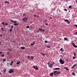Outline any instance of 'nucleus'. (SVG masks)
Wrapping results in <instances>:
<instances>
[{
	"label": "nucleus",
	"mask_w": 77,
	"mask_h": 77,
	"mask_svg": "<svg viewBox=\"0 0 77 77\" xmlns=\"http://www.w3.org/2000/svg\"><path fill=\"white\" fill-rule=\"evenodd\" d=\"M11 22H12V23H14V20H11Z\"/></svg>",
	"instance_id": "46"
},
{
	"label": "nucleus",
	"mask_w": 77,
	"mask_h": 77,
	"mask_svg": "<svg viewBox=\"0 0 77 77\" xmlns=\"http://www.w3.org/2000/svg\"><path fill=\"white\" fill-rule=\"evenodd\" d=\"M7 55H9V52H7Z\"/></svg>",
	"instance_id": "38"
},
{
	"label": "nucleus",
	"mask_w": 77,
	"mask_h": 77,
	"mask_svg": "<svg viewBox=\"0 0 77 77\" xmlns=\"http://www.w3.org/2000/svg\"><path fill=\"white\" fill-rule=\"evenodd\" d=\"M45 43H47V41H45Z\"/></svg>",
	"instance_id": "42"
},
{
	"label": "nucleus",
	"mask_w": 77,
	"mask_h": 77,
	"mask_svg": "<svg viewBox=\"0 0 77 77\" xmlns=\"http://www.w3.org/2000/svg\"><path fill=\"white\" fill-rule=\"evenodd\" d=\"M39 30H42V32H45V30L44 29H39Z\"/></svg>",
	"instance_id": "6"
},
{
	"label": "nucleus",
	"mask_w": 77,
	"mask_h": 77,
	"mask_svg": "<svg viewBox=\"0 0 77 77\" xmlns=\"http://www.w3.org/2000/svg\"><path fill=\"white\" fill-rule=\"evenodd\" d=\"M56 74H57V73H55V74H54V75H56Z\"/></svg>",
	"instance_id": "59"
},
{
	"label": "nucleus",
	"mask_w": 77,
	"mask_h": 77,
	"mask_svg": "<svg viewBox=\"0 0 77 77\" xmlns=\"http://www.w3.org/2000/svg\"><path fill=\"white\" fill-rule=\"evenodd\" d=\"M69 8H72V6L71 5H70L69 7Z\"/></svg>",
	"instance_id": "27"
},
{
	"label": "nucleus",
	"mask_w": 77,
	"mask_h": 77,
	"mask_svg": "<svg viewBox=\"0 0 77 77\" xmlns=\"http://www.w3.org/2000/svg\"><path fill=\"white\" fill-rule=\"evenodd\" d=\"M20 63V62H17L16 63L17 65H19Z\"/></svg>",
	"instance_id": "20"
},
{
	"label": "nucleus",
	"mask_w": 77,
	"mask_h": 77,
	"mask_svg": "<svg viewBox=\"0 0 77 77\" xmlns=\"http://www.w3.org/2000/svg\"><path fill=\"white\" fill-rule=\"evenodd\" d=\"M72 58H73V59H74L75 58V57H73Z\"/></svg>",
	"instance_id": "40"
},
{
	"label": "nucleus",
	"mask_w": 77,
	"mask_h": 77,
	"mask_svg": "<svg viewBox=\"0 0 77 77\" xmlns=\"http://www.w3.org/2000/svg\"><path fill=\"white\" fill-rule=\"evenodd\" d=\"M77 65L76 64H74L72 68V69H74V67H75V66H77Z\"/></svg>",
	"instance_id": "8"
},
{
	"label": "nucleus",
	"mask_w": 77,
	"mask_h": 77,
	"mask_svg": "<svg viewBox=\"0 0 77 77\" xmlns=\"http://www.w3.org/2000/svg\"><path fill=\"white\" fill-rule=\"evenodd\" d=\"M10 65H11V66H12V64L11 63L10 64Z\"/></svg>",
	"instance_id": "58"
},
{
	"label": "nucleus",
	"mask_w": 77,
	"mask_h": 77,
	"mask_svg": "<svg viewBox=\"0 0 77 77\" xmlns=\"http://www.w3.org/2000/svg\"><path fill=\"white\" fill-rule=\"evenodd\" d=\"M14 63V62H13V61H11V63Z\"/></svg>",
	"instance_id": "54"
},
{
	"label": "nucleus",
	"mask_w": 77,
	"mask_h": 77,
	"mask_svg": "<svg viewBox=\"0 0 77 77\" xmlns=\"http://www.w3.org/2000/svg\"><path fill=\"white\" fill-rule=\"evenodd\" d=\"M54 70H57V69H60V68H54Z\"/></svg>",
	"instance_id": "9"
},
{
	"label": "nucleus",
	"mask_w": 77,
	"mask_h": 77,
	"mask_svg": "<svg viewBox=\"0 0 77 77\" xmlns=\"http://www.w3.org/2000/svg\"><path fill=\"white\" fill-rule=\"evenodd\" d=\"M28 20V18L26 17H24L22 19V20L23 22H27Z\"/></svg>",
	"instance_id": "1"
},
{
	"label": "nucleus",
	"mask_w": 77,
	"mask_h": 77,
	"mask_svg": "<svg viewBox=\"0 0 77 77\" xmlns=\"http://www.w3.org/2000/svg\"><path fill=\"white\" fill-rule=\"evenodd\" d=\"M14 23H17V21H14Z\"/></svg>",
	"instance_id": "41"
},
{
	"label": "nucleus",
	"mask_w": 77,
	"mask_h": 77,
	"mask_svg": "<svg viewBox=\"0 0 77 77\" xmlns=\"http://www.w3.org/2000/svg\"><path fill=\"white\" fill-rule=\"evenodd\" d=\"M60 50L61 51H63V48H61Z\"/></svg>",
	"instance_id": "22"
},
{
	"label": "nucleus",
	"mask_w": 77,
	"mask_h": 77,
	"mask_svg": "<svg viewBox=\"0 0 77 77\" xmlns=\"http://www.w3.org/2000/svg\"><path fill=\"white\" fill-rule=\"evenodd\" d=\"M60 73H61V72L59 71H57V74H60Z\"/></svg>",
	"instance_id": "14"
},
{
	"label": "nucleus",
	"mask_w": 77,
	"mask_h": 77,
	"mask_svg": "<svg viewBox=\"0 0 77 77\" xmlns=\"http://www.w3.org/2000/svg\"><path fill=\"white\" fill-rule=\"evenodd\" d=\"M67 23H68V24H70V22H69V21Z\"/></svg>",
	"instance_id": "55"
},
{
	"label": "nucleus",
	"mask_w": 77,
	"mask_h": 77,
	"mask_svg": "<svg viewBox=\"0 0 77 77\" xmlns=\"http://www.w3.org/2000/svg\"><path fill=\"white\" fill-rule=\"evenodd\" d=\"M45 25H46V26H48V24L45 23Z\"/></svg>",
	"instance_id": "52"
},
{
	"label": "nucleus",
	"mask_w": 77,
	"mask_h": 77,
	"mask_svg": "<svg viewBox=\"0 0 77 77\" xmlns=\"http://www.w3.org/2000/svg\"><path fill=\"white\" fill-rule=\"evenodd\" d=\"M9 30L10 31V32H12V31H13V29L11 28L9 29Z\"/></svg>",
	"instance_id": "13"
},
{
	"label": "nucleus",
	"mask_w": 77,
	"mask_h": 77,
	"mask_svg": "<svg viewBox=\"0 0 77 77\" xmlns=\"http://www.w3.org/2000/svg\"><path fill=\"white\" fill-rule=\"evenodd\" d=\"M21 49H22V50H24L25 49V47H22L21 48Z\"/></svg>",
	"instance_id": "10"
},
{
	"label": "nucleus",
	"mask_w": 77,
	"mask_h": 77,
	"mask_svg": "<svg viewBox=\"0 0 77 77\" xmlns=\"http://www.w3.org/2000/svg\"><path fill=\"white\" fill-rule=\"evenodd\" d=\"M3 62H6V59H4L3 60Z\"/></svg>",
	"instance_id": "37"
},
{
	"label": "nucleus",
	"mask_w": 77,
	"mask_h": 77,
	"mask_svg": "<svg viewBox=\"0 0 77 77\" xmlns=\"http://www.w3.org/2000/svg\"><path fill=\"white\" fill-rule=\"evenodd\" d=\"M74 56H76L75 53H74Z\"/></svg>",
	"instance_id": "43"
},
{
	"label": "nucleus",
	"mask_w": 77,
	"mask_h": 77,
	"mask_svg": "<svg viewBox=\"0 0 77 77\" xmlns=\"http://www.w3.org/2000/svg\"><path fill=\"white\" fill-rule=\"evenodd\" d=\"M14 26H17V25H18V23H14Z\"/></svg>",
	"instance_id": "23"
},
{
	"label": "nucleus",
	"mask_w": 77,
	"mask_h": 77,
	"mask_svg": "<svg viewBox=\"0 0 77 77\" xmlns=\"http://www.w3.org/2000/svg\"><path fill=\"white\" fill-rule=\"evenodd\" d=\"M74 26H75L77 28V25L75 24Z\"/></svg>",
	"instance_id": "39"
},
{
	"label": "nucleus",
	"mask_w": 77,
	"mask_h": 77,
	"mask_svg": "<svg viewBox=\"0 0 77 77\" xmlns=\"http://www.w3.org/2000/svg\"><path fill=\"white\" fill-rule=\"evenodd\" d=\"M31 58L33 59V58H34V57H33V56H31Z\"/></svg>",
	"instance_id": "26"
},
{
	"label": "nucleus",
	"mask_w": 77,
	"mask_h": 77,
	"mask_svg": "<svg viewBox=\"0 0 77 77\" xmlns=\"http://www.w3.org/2000/svg\"><path fill=\"white\" fill-rule=\"evenodd\" d=\"M64 69H66L67 68L66 67H64Z\"/></svg>",
	"instance_id": "48"
},
{
	"label": "nucleus",
	"mask_w": 77,
	"mask_h": 77,
	"mask_svg": "<svg viewBox=\"0 0 77 77\" xmlns=\"http://www.w3.org/2000/svg\"><path fill=\"white\" fill-rule=\"evenodd\" d=\"M37 17H38V18H39V16H37Z\"/></svg>",
	"instance_id": "62"
},
{
	"label": "nucleus",
	"mask_w": 77,
	"mask_h": 77,
	"mask_svg": "<svg viewBox=\"0 0 77 77\" xmlns=\"http://www.w3.org/2000/svg\"><path fill=\"white\" fill-rule=\"evenodd\" d=\"M41 54L43 56H45V54H43V53H41Z\"/></svg>",
	"instance_id": "12"
},
{
	"label": "nucleus",
	"mask_w": 77,
	"mask_h": 77,
	"mask_svg": "<svg viewBox=\"0 0 77 77\" xmlns=\"http://www.w3.org/2000/svg\"><path fill=\"white\" fill-rule=\"evenodd\" d=\"M64 11H67V10L66 9H64Z\"/></svg>",
	"instance_id": "45"
},
{
	"label": "nucleus",
	"mask_w": 77,
	"mask_h": 77,
	"mask_svg": "<svg viewBox=\"0 0 77 77\" xmlns=\"http://www.w3.org/2000/svg\"><path fill=\"white\" fill-rule=\"evenodd\" d=\"M50 76H53V73H51L50 74Z\"/></svg>",
	"instance_id": "18"
},
{
	"label": "nucleus",
	"mask_w": 77,
	"mask_h": 77,
	"mask_svg": "<svg viewBox=\"0 0 77 77\" xmlns=\"http://www.w3.org/2000/svg\"><path fill=\"white\" fill-rule=\"evenodd\" d=\"M5 26H8V23H5Z\"/></svg>",
	"instance_id": "30"
},
{
	"label": "nucleus",
	"mask_w": 77,
	"mask_h": 77,
	"mask_svg": "<svg viewBox=\"0 0 77 77\" xmlns=\"http://www.w3.org/2000/svg\"><path fill=\"white\" fill-rule=\"evenodd\" d=\"M67 21H68V20L67 19H66V20H64V21H66V22H67Z\"/></svg>",
	"instance_id": "34"
},
{
	"label": "nucleus",
	"mask_w": 77,
	"mask_h": 77,
	"mask_svg": "<svg viewBox=\"0 0 77 77\" xmlns=\"http://www.w3.org/2000/svg\"><path fill=\"white\" fill-rule=\"evenodd\" d=\"M72 75H75V73L74 72H73L72 73Z\"/></svg>",
	"instance_id": "16"
},
{
	"label": "nucleus",
	"mask_w": 77,
	"mask_h": 77,
	"mask_svg": "<svg viewBox=\"0 0 77 77\" xmlns=\"http://www.w3.org/2000/svg\"><path fill=\"white\" fill-rule=\"evenodd\" d=\"M36 16H37V15H36V14H35L34 16V17H35V18H37V17H36Z\"/></svg>",
	"instance_id": "35"
},
{
	"label": "nucleus",
	"mask_w": 77,
	"mask_h": 77,
	"mask_svg": "<svg viewBox=\"0 0 77 77\" xmlns=\"http://www.w3.org/2000/svg\"><path fill=\"white\" fill-rule=\"evenodd\" d=\"M35 69H36V70H38V67H36Z\"/></svg>",
	"instance_id": "32"
},
{
	"label": "nucleus",
	"mask_w": 77,
	"mask_h": 77,
	"mask_svg": "<svg viewBox=\"0 0 77 77\" xmlns=\"http://www.w3.org/2000/svg\"><path fill=\"white\" fill-rule=\"evenodd\" d=\"M25 15H26V14H23V16H25Z\"/></svg>",
	"instance_id": "57"
},
{
	"label": "nucleus",
	"mask_w": 77,
	"mask_h": 77,
	"mask_svg": "<svg viewBox=\"0 0 77 77\" xmlns=\"http://www.w3.org/2000/svg\"><path fill=\"white\" fill-rule=\"evenodd\" d=\"M8 51H12V50H11V49H10L8 48Z\"/></svg>",
	"instance_id": "28"
},
{
	"label": "nucleus",
	"mask_w": 77,
	"mask_h": 77,
	"mask_svg": "<svg viewBox=\"0 0 77 77\" xmlns=\"http://www.w3.org/2000/svg\"><path fill=\"white\" fill-rule=\"evenodd\" d=\"M3 71H4V72H6V69H5L3 70Z\"/></svg>",
	"instance_id": "24"
},
{
	"label": "nucleus",
	"mask_w": 77,
	"mask_h": 77,
	"mask_svg": "<svg viewBox=\"0 0 77 77\" xmlns=\"http://www.w3.org/2000/svg\"><path fill=\"white\" fill-rule=\"evenodd\" d=\"M49 67H50V68H52V67H53V64H51L49 65Z\"/></svg>",
	"instance_id": "7"
},
{
	"label": "nucleus",
	"mask_w": 77,
	"mask_h": 77,
	"mask_svg": "<svg viewBox=\"0 0 77 77\" xmlns=\"http://www.w3.org/2000/svg\"><path fill=\"white\" fill-rule=\"evenodd\" d=\"M37 33H39V30H37Z\"/></svg>",
	"instance_id": "47"
},
{
	"label": "nucleus",
	"mask_w": 77,
	"mask_h": 77,
	"mask_svg": "<svg viewBox=\"0 0 77 77\" xmlns=\"http://www.w3.org/2000/svg\"><path fill=\"white\" fill-rule=\"evenodd\" d=\"M2 53V51H0V54H1V53Z\"/></svg>",
	"instance_id": "60"
},
{
	"label": "nucleus",
	"mask_w": 77,
	"mask_h": 77,
	"mask_svg": "<svg viewBox=\"0 0 77 77\" xmlns=\"http://www.w3.org/2000/svg\"><path fill=\"white\" fill-rule=\"evenodd\" d=\"M64 40H65V41H67V40H68V39L67 38H64Z\"/></svg>",
	"instance_id": "21"
},
{
	"label": "nucleus",
	"mask_w": 77,
	"mask_h": 77,
	"mask_svg": "<svg viewBox=\"0 0 77 77\" xmlns=\"http://www.w3.org/2000/svg\"><path fill=\"white\" fill-rule=\"evenodd\" d=\"M46 47H47V48H51V46L48 45L46 46Z\"/></svg>",
	"instance_id": "19"
},
{
	"label": "nucleus",
	"mask_w": 77,
	"mask_h": 77,
	"mask_svg": "<svg viewBox=\"0 0 77 77\" xmlns=\"http://www.w3.org/2000/svg\"><path fill=\"white\" fill-rule=\"evenodd\" d=\"M14 71V70H12V69H10L9 71V74H11V73L13 72Z\"/></svg>",
	"instance_id": "3"
},
{
	"label": "nucleus",
	"mask_w": 77,
	"mask_h": 77,
	"mask_svg": "<svg viewBox=\"0 0 77 77\" xmlns=\"http://www.w3.org/2000/svg\"><path fill=\"white\" fill-rule=\"evenodd\" d=\"M0 10H1V5H0Z\"/></svg>",
	"instance_id": "56"
},
{
	"label": "nucleus",
	"mask_w": 77,
	"mask_h": 77,
	"mask_svg": "<svg viewBox=\"0 0 77 77\" xmlns=\"http://www.w3.org/2000/svg\"><path fill=\"white\" fill-rule=\"evenodd\" d=\"M5 3H8L9 2H7V1L5 2Z\"/></svg>",
	"instance_id": "36"
},
{
	"label": "nucleus",
	"mask_w": 77,
	"mask_h": 77,
	"mask_svg": "<svg viewBox=\"0 0 77 77\" xmlns=\"http://www.w3.org/2000/svg\"><path fill=\"white\" fill-rule=\"evenodd\" d=\"M47 63L48 65H49L50 63V62L48 61V63Z\"/></svg>",
	"instance_id": "25"
},
{
	"label": "nucleus",
	"mask_w": 77,
	"mask_h": 77,
	"mask_svg": "<svg viewBox=\"0 0 77 77\" xmlns=\"http://www.w3.org/2000/svg\"><path fill=\"white\" fill-rule=\"evenodd\" d=\"M50 19H51H51H52V18H51V17H50Z\"/></svg>",
	"instance_id": "61"
},
{
	"label": "nucleus",
	"mask_w": 77,
	"mask_h": 77,
	"mask_svg": "<svg viewBox=\"0 0 77 77\" xmlns=\"http://www.w3.org/2000/svg\"><path fill=\"white\" fill-rule=\"evenodd\" d=\"M14 28V26L12 25L11 26V29H13V28Z\"/></svg>",
	"instance_id": "17"
},
{
	"label": "nucleus",
	"mask_w": 77,
	"mask_h": 77,
	"mask_svg": "<svg viewBox=\"0 0 77 77\" xmlns=\"http://www.w3.org/2000/svg\"><path fill=\"white\" fill-rule=\"evenodd\" d=\"M56 72H57V71H55L54 73V74H56Z\"/></svg>",
	"instance_id": "33"
},
{
	"label": "nucleus",
	"mask_w": 77,
	"mask_h": 77,
	"mask_svg": "<svg viewBox=\"0 0 77 77\" xmlns=\"http://www.w3.org/2000/svg\"><path fill=\"white\" fill-rule=\"evenodd\" d=\"M60 62L61 64H64V61L62 59L60 60Z\"/></svg>",
	"instance_id": "2"
},
{
	"label": "nucleus",
	"mask_w": 77,
	"mask_h": 77,
	"mask_svg": "<svg viewBox=\"0 0 77 77\" xmlns=\"http://www.w3.org/2000/svg\"><path fill=\"white\" fill-rule=\"evenodd\" d=\"M15 41L14 40V41H13V43H14V44H15Z\"/></svg>",
	"instance_id": "53"
},
{
	"label": "nucleus",
	"mask_w": 77,
	"mask_h": 77,
	"mask_svg": "<svg viewBox=\"0 0 77 77\" xmlns=\"http://www.w3.org/2000/svg\"><path fill=\"white\" fill-rule=\"evenodd\" d=\"M35 44V41H33L32 43H31L30 45L32 46H33Z\"/></svg>",
	"instance_id": "5"
},
{
	"label": "nucleus",
	"mask_w": 77,
	"mask_h": 77,
	"mask_svg": "<svg viewBox=\"0 0 77 77\" xmlns=\"http://www.w3.org/2000/svg\"><path fill=\"white\" fill-rule=\"evenodd\" d=\"M0 36H1V37H2V36H3V35L2 34H1L0 35Z\"/></svg>",
	"instance_id": "51"
},
{
	"label": "nucleus",
	"mask_w": 77,
	"mask_h": 77,
	"mask_svg": "<svg viewBox=\"0 0 77 77\" xmlns=\"http://www.w3.org/2000/svg\"><path fill=\"white\" fill-rule=\"evenodd\" d=\"M26 29H29V26H27L26 27Z\"/></svg>",
	"instance_id": "29"
},
{
	"label": "nucleus",
	"mask_w": 77,
	"mask_h": 77,
	"mask_svg": "<svg viewBox=\"0 0 77 77\" xmlns=\"http://www.w3.org/2000/svg\"><path fill=\"white\" fill-rule=\"evenodd\" d=\"M30 56H28V59H29V58H30Z\"/></svg>",
	"instance_id": "49"
},
{
	"label": "nucleus",
	"mask_w": 77,
	"mask_h": 77,
	"mask_svg": "<svg viewBox=\"0 0 77 77\" xmlns=\"http://www.w3.org/2000/svg\"><path fill=\"white\" fill-rule=\"evenodd\" d=\"M45 21H47V20L46 19H45Z\"/></svg>",
	"instance_id": "63"
},
{
	"label": "nucleus",
	"mask_w": 77,
	"mask_h": 77,
	"mask_svg": "<svg viewBox=\"0 0 77 77\" xmlns=\"http://www.w3.org/2000/svg\"><path fill=\"white\" fill-rule=\"evenodd\" d=\"M1 29L2 31H4L3 28H1Z\"/></svg>",
	"instance_id": "31"
},
{
	"label": "nucleus",
	"mask_w": 77,
	"mask_h": 77,
	"mask_svg": "<svg viewBox=\"0 0 77 77\" xmlns=\"http://www.w3.org/2000/svg\"><path fill=\"white\" fill-rule=\"evenodd\" d=\"M33 68H34V69H35V68H38V66H33Z\"/></svg>",
	"instance_id": "11"
},
{
	"label": "nucleus",
	"mask_w": 77,
	"mask_h": 77,
	"mask_svg": "<svg viewBox=\"0 0 77 77\" xmlns=\"http://www.w3.org/2000/svg\"><path fill=\"white\" fill-rule=\"evenodd\" d=\"M2 57H4L5 56V55L4 54H3L2 56Z\"/></svg>",
	"instance_id": "44"
},
{
	"label": "nucleus",
	"mask_w": 77,
	"mask_h": 77,
	"mask_svg": "<svg viewBox=\"0 0 77 77\" xmlns=\"http://www.w3.org/2000/svg\"><path fill=\"white\" fill-rule=\"evenodd\" d=\"M1 24H3L4 26H5V22H2L1 23Z\"/></svg>",
	"instance_id": "15"
},
{
	"label": "nucleus",
	"mask_w": 77,
	"mask_h": 77,
	"mask_svg": "<svg viewBox=\"0 0 77 77\" xmlns=\"http://www.w3.org/2000/svg\"><path fill=\"white\" fill-rule=\"evenodd\" d=\"M59 39L60 40H62V39H61V38H60Z\"/></svg>",
	"instance_id": "64"
},
{
	"label": "nucleus",
	"mask_w": 77,
	"mask_h": 77,
	"mask_svg": "<svg viewBox=\"0 0 77 77\" xmlns=\"http://www.w3.org/2000/svg\"><path fill=\"white\" fill-rule=\"evenodd\" d=\"M71 44H72L74 47H75V48H77V45H75V43H74V42H72Z\"/></svg>",
	"instance_id": "4"
},
{
	"label": "nucleus",
	"mask_w": 77,
	"mask_h": 77,
	"mask_svg": "<svg viewBox=\"0 0 77 77\" xmlns=\"http://www.w3.org/2000/svg\"><path fill=\"white\" fill-rule=\"evenodd\" d=\"M66 70H67V71H68V70H69V69H68V68H67L66 69Z\"/></svg>",
	"instance_id": "50"
}]
</instances>
